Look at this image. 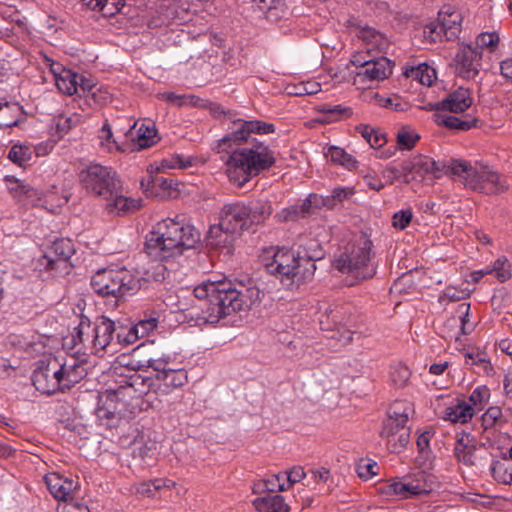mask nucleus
Instances as JSON below:
<instances>
[{
	"label": "nucleus",
	"mask_w": 512,
	"mask_h": 512,
	"mask_svg": "<svg viewBox=\"0 0 512 512\" xmlns=\"http://www.w3.org/2000/svg\"><path fill=\"white\" fill-rule=\"evenodd\" d=\"M80 3L90 10L100 11L105 17L114 16L121 12L124 7V0H79Z\"/></svg>",
	"instance_id": "obj_35"
},
{
	"label": "nucleus",
	"mask_w": 512,
	"mask_h": 512,
	"mask_svg": "<svg viewBox=\"0 0 512 512\" xmlns=\"http://www.w3.org/2000/svg\"><path fill=\"white\" fill-rule=\"evenodd\" d=\"M354 194L352 188H335L330 195L324 196L323 206L328 209L335 208L339 203L349 199Z\"/></svg>",
	"instance_id": "obj_50"
},
{
	"label": "nucleus",
	"mask_w": 512,
	"mask_h": 512,
	"mask_svg": "<svg viewBox=\"0 0 512 512\" xmlns=\"http://www.w3.org/2000/svg\"><path fill=\"white\" fill-rule=\"evenodd\" d=\"M45 482L50 493L55 499L67 501L72 498L74 490V483L72 480L53 473L45 477Z\"/></svg>",
	"instance_id": "obj_28"
},
{
	"label": "nucleus",
	"mask_w": 512,
	"mask_h": 512,
	"mask_svg": "<svg viewBox=\"0 0 512 512\" xmlns=\"http://www.w3.org/2000/svg\"><path fill=\"white\" fill-rule=\"evenodd\" d=\"M114 395L111 393V389H108L98 396L97 407L95 409V415L98 420L109 427L115 426L118 421L116 418V407Z\"/></svg>",
	"instance_id": "obj_22"
},
{
	"label": "nucleus",
	"mask_w": 512,
	"mask_h": 512,
	"mask_svg": "<svg viewBox=\"0 0 512 512\" xmlns=\"http://www.w3.org/2000/svg\"><path fill=\"white\" fill-rule=\"evenodd\" d=\"M232 131L220 141L219 147L231 150L226 162L229 180L239 187L269 169L275 163L273 152L264 143L252 137L253 133L269 134L274 132V125L259 120L245 121L237 119Z\"/></svg>",
	"instance_id": "obj_1"
},
{
	"label": "nucleus",
	"mask_w": 512,
	"mask_h": 512,
	"mask_svg": "<svg viewBox=\"0 0 512 512\" xmlns=\"http://www.w3.org/2000/svg\"><path fill=\"white\" fill-rule=\"evenodd\" d=\"M438 21L441 31L448 40L457 37L462 22V16L458 11L449 6L443 7L439 11Z\"/></svg>",
	"instance_id": "obj_26"
},
{
	"label": "nucleus",
	"mask_w": 512,
	"mask_h": 512,
	"mask_svg": "<svg viewBox=\"0 0 512 512\" xmlns=\"http://www.w3.org/2000/svg\"><path fill=\"white\" fill-rule=\"evenodd\" d=\"M482 51L472 44L462 45L456 56V73L463 79H474L481 67Z\"/></svg>",
	"instance_id": "obj_14"
},
{
	"label": "nucleus",
	"mask_w": 512,
	"mask_h": 512,
	"mask_svg": "<svg viewBox=\"0 0 512 512\" xmlns=\"http://www.w3.org/2000/svg\"><path fill=\"white\" fill-rule=\"evenodd\" d=\"M135 328V333H137L139 338H143L148 335L151 331H153L157 327V319L156 318H148L140 320L138 323L133 325Z\"/></svg>",
	"instance_id": "obj_64"
},
{
	"label": "nucleus",
	"mask_w": 512,
	"mask_h": 512,
	"mask_svg": "<svg viewBox=\"0 0 512 512\" xmlns=\"http://www.w3.org/2000/svg\"><path fill=\"white\" fill-rule=\"evenodd\" d=\"M396 138L400 149L410 150L415 146L420 136L414 130L403 127L398 131Z\"/></svg>",
	"instance_id": "obj_53"
},
{
	"label": "nucleus",
	"mask_w": 512,
	"mask_h": 512,
	"mask_svg": "<svg viewBox=\"0 0 512 512\" xmlns=\"http://www.w3.org/2000/svg\"><path fill=\"white\" fill-rule=\"evenodd\" d=\"M378 469H379V467L376 462L369 461V460L368 461L361 460L357 464L356 471L360 478L367 480V479L371 478L372 476L376 475Z\"/></svg>",
	"instance_id": "obj_61"
},
{
	"label": "nucleus",
	"mask_w": 512,
	"mask_h": 512,
	"mask_svg": "<svg viewBox=\"0 0 512 512\" xmlns=\"http://www.w3.org/2000/svg\"><path fill=\"white\" fill-rule=\"evenodd\" d=\"M80 75L70 69H62L59 74H55L57 88L67 95H73L78 92Z\"/></svg>",
	"instance_id": "obj_37"
},
{
	"label": "nucleus",
	"mask_w": 512,
	"mask_h": 512,
	"mask_svg": "<svg viewBox=\"0 0 512 512\" xmlns=\"http://www.w3.org/2000/svg\"><path fill=\"white\" fill-rule=\"evenodd\" d=\"M75 253L73 242L69 238L55 240L49 251L39 260L45 270L56 275H64L70 272V258Z\"/></svg>",
	"instance_id": "obj_11"
},
{
	"label": "nucleus",
	"mask_w": 512,
	"mask_h": 512,
	"mask_svg": "<svg viewBox=\"0 0 512 512\" xmlns=\"http://www.w3.org/2000/svg\"><path fill=\"white\" fill-rule=\"evenodd\" d=\"M135 332V328L132 324L117 322L115 329V338L117 340L116 343L121 345L133 344L139 339L137 333Z\"/></svg>",
	"instance_id": "obj_47"
},
{
	"label": "nucleus",
	"mask_w": 512,
	"mask_h": 512,
	"mask_svg": "<svg viewBox=\"0 0 512 512\" xmlns=\"http://www.w3.org/2000/svg\"><path fill=\"white\" fill-rule=\"evenodd\" d=\"M474 415V407L465 401L446 408L444 419L452 423H467Z\"/></svg>",
	"instance_id": "obj_36"
},
{
	"label": "nucleus",
	"mask_w": 512,
	"mask_h": 512,
	"mask_svg": "<svg viewBox=\"0 0 512 512\" xmlns=\"http://www.w3.org/2000/svg\"><path fill=\"white\" fill-rule=\"evenodd\" d=\"M91 286L102 297L120 299L136 292L140 282L126 267H116L97 271L91 279Z\"/></svg>",
	"instance_id": "obj_8"
},
{
	"label": "nucleus",
	"mask_w": 512,
	"mask_h": 512,
	"mask_svg": "<svg viewBox=\"0 0 512 512\" xmlns=\"http://www.w3.org/2000/svg\"><path fill=\"white\" fill-rule=\"evenodd\" d=\"M408 175L406 160L397 164H390L383 170V177L386 178L390 184L400 180L408 184L410 183Z\"/></svg>",
	"instance_id": "obj_45"
},
{
	"label": "nucleus",
	"mask_w": 512,
	"mask_h": 512,
	"mask_svg": "<svg viewBox=\"0 0 512 512\" xmlns=\"http://www.w3.org/2000/svg\"><path fill=\"white\" fill-rule=\"evenodd\" d=\"M21 106L18 103L0 102V128H8L17 125Z\"/></svg>",
	"instance_id": "obj_41"
},
{
	"label": "nucleus",
	"mask_w": 512,
	"mask_h": 512,
	"mask_svg": "<svg viewBox=\"0 0 512 512\" xmlns=\"http://www.w3.org/2000/svg\"><path fill=\"white\" fill-rule=\"evenodd\" d=\"M78 177L89 195L106 201L108 213L120 215L136 209V201L123 195L122 181L112 167L93 163L81 169Z\"/></svg>",
	"instance_id": "obj_4"
},
{
	"label": "nucleus",
	"mask_w": 512,
	"mask_h": 512,
	"mask_svg": "<svg viewBox=\"0 0 512 512\" xmlns=\"http://www.w3.org/2000/svg\"><path fill=\"white\" fill-rule=\"evenodd\" d=\"M407 76L418 80L421 84L431 86L436 78V72L434 68L427 64H421L418 67L412 68L407 72Z\"/></svg>",
	"instance_id": "obj_48"
},
{
	"label": "nucleus",
	"mask_w": 512,
	"mask_h": 512,
	"mask_svg": "<svg viewBox=\"0 0 512 512\" xmlns=\"http://www.w3.org/2000/svg\"><path fill=\"white\" fill-rule=\"evenodd\" d=\"M235 236L236 233L234 231H227L219 221L218 224L212 225L209 228L205 241L207 246L211 249L224 248L227 249V252L229 253L235 240Z\"/></svg>",
	"instance_id": "obj_23"
},
{
	"label": "nucleus",
	"mask_w": 512,
	"mask_h": 512,
	"mask_svg": "<svg viewBox=\"0 0 512 512\" xmlns=\"http://www.w3.org/2000/svg\"><path fill=\"white\" fill-rule=\"evenodd\" d=\"M253 506L259 512H288L289 506L281 495L266 494L253 500Z\"/></svg>",
	"instance_id": "obj_34"
},
{
	"label": "nucleus",
	"mask_w": 512,
	"mask_h": 512,
	"mask_svg": "<svg viewBox=\"0 0 512 512\" xmlns=\"http://www.w3.org/2000/svg\"><path fill=\"white\" fill-rule=\"evenodd\" d=\"M350 316L347 306L330 305L319 317L320 328L326 331L337 330V333H339L337 340L343 345H347L353 340V332L350 329H344L340 332V329L347 325ZM332 338H336V335H332Z\"/></svg>",
	"instance_id": "obj_12"
},
{
	"label": "nucleus",
	"mask_w": 512,
	"mask_h": 512,
	"mask_svg": "<svg viewBox=\"0 0 512 512\" xmlns=\"http://www.w3.org/2000/svg\"><path fill=\"white\" fill-rule=\"evenodd\" d=\"M189 9L174 2L168 5H161L156 15L149 22V27L156 28L168 26L171 23H183L189 20Z\"/></svg>",
	"instance_id": "obj_19"
},
{
	"label": "nucleus",
	"mask_w": 512,
	"mask_h": 512,
	"mask_svg": "<svg viewBox=\"0 0 512 512\" xmlns=\"http://www.w3.org/2000/svg\"><path fill=\"white\" fill-rule=\"evenodd\" d=\"M149 182L152 184L153 188H159L162 191V197L173 198L177 196L178 183L173 178L156 174L151 176Z\"/></svg>",
	"instance_id": "obj_44"
},
{
	"label": "nucleus",
	"mask_w": 512,
	"mask_h": 512,
	"mask_svg": "<svg viewBox=\"0 0 512 512\" xmlns=\"http://www.w3.org/2000/svg\"><path fill=\"white\" fill-rule=\"evenodd\" d=\"M511 265L506 257H499L491 266L486 269L473 272L472 276L475 281H478L486 274H494L499 282H505L511 277Z\"/></svg>",
	"instance_id": "obj_33"
},
{
	"label": "nucleus",
	"mask_w": 512,
	"mask_h": 512,
	"mask_svg": "<svg viewBox=\"0 0 512 512\" xmlns=\"http://www.w3.org/2000/svg\"><path fill=\"white\" fill-rule=\"evenodd\" d=\"M275 220L279 223L295 222L299 219L305 218L300 210L299 204H294L277 212L274 216Z\"/></svg>",
	"instance_id": "obj_56"
},
{
	"label": "nucleus",
	"mask_w": 512,
	"mask_h": 512,
	"mask_svg": "<svg viewBox=\"0 0 512 512\" xmlns=\"http://www.w3.org/2000/svg\"><path fill=\"white\" fill-rule=\"evenodd\" d=\"M127 389L120 386L117 389H111V393L114 395L113 399L115 400L117 421L130 417L134 413L135 407L132 404L134 395L128 393Z\"/></svg>",
	"instance_id": "obj_30"
},
{
	"label": "nucleus",
	"mask_w": 512,
	"mask_h": 512,
	"mask_svg": "<svg viewBox=\"0 0 512 512\" xmlns=\"http://www.w3.org/2000/svg\"><path fill=\"white\" fill-rule=\"evenodd\" d=\"M254 3L255 9L265 15L267 19L277 17V14L273 11L283 4L282 0H254Z\"/></svg>",
	"instance_id": "obj_59"
},
{
	"label": "nucleus",
	"mask_w": 512,
	"mask_h": 512,
	"mask_svg": "<svg viewBox=\"0 0 512 512\" xmlns=\"http://www.w3.org/2000/svg\"><path fill=\"white\" fill-rule=\"evenodd\" d=\"M360 133L373 148H380L386 143L385 135L370 126H363Z\"/></svg>",
	"instance_id": "obj_55"
},
{
	"label": "nucleus",
	"mask_w": 512,
	"mask_h": 512,
	"mask_svg": "<svg viewBox=\"0 0 512 512\" xmlns=\"http://www.w3.org/2000/svg\"><path fill=\"white\" fill-rule=\"evenodd\" d=\"M132 455L144 464L151 465L157 456V443L152 440H144V437L136 439L132 444Z\"/></svg>",
	"instance_id": "obj_31"
},
{
	"label": "nucleus",
	"mask_w": 512,
	"mask_h": 512,
	"mask_svg": "<svg viewBox=\"0 0 512 512\" xmlns=\"http://www.w3.org/2000/svg\"><path fill=\"white\" fill-rule=\"evenodd\" d=\"M8 158L15 164L24 166L30 160L31 152L28 147L14 145L9 151Z\"/></svg>",
	"instance_id": "obj_60"
},
{
	"label": "nucleus",
	"mask_w": 512,
	"mask_h": 512,
	"mask_svg": "<svg viewBox=\"0 0 512 512\" xmlns=\"http://www.w3.org/2000/svg\"><path fill=\"white\" fill-rule=\"evenodd\" d=\"M436 486L435 477L424 471H419L413 477L404 480L399 478L388 480L378 488V493L387 500L408 499L416 495L427 494Z\"/></svg>",
	"instance_id": "obj_9"
},
{
	"label": "nucleus",
	"mask_w": 512,
	"mask_h": 512,
	"mask_svg": "<svg viewBox=\"0 0 512 512\" xmlns=\"http://www.w3.org/2000/svg\"><path fill=\"white\" fill-rule=\"evenodd\" d=\"M469 311L470 304L461 303L456 310V315L448 319V324L451 326H457L458 323H460L461 333L465 335L470 333L473 330L474 326L469 321Z\"/></svg>",
	"instance_id": "obj_43"
},
{
	"label": "nucleus",
	"mask_w": 512,
	"mask_h": 512,
	"mask_svg": "<svg viewBox=\"0 0 512 512\" xmlns=\"http://www.w3.org/2000/svg\"><path fill=\"white\" fill-rule=\"evenodd\" d=\"M415 413L414 405L407 400H397L391 404L386 419L407 423Z\"/></svg>",
	"instance_id": "obj_38"
},
{
	"label": "nucleus",
	"mask_w": 512,
	"mask_h": 512,
	"mask_svg": "<svg viewBox=\"0 0 512 512\" xmlns=\"http://www.w3.org/2000/svg\"><path fill=\"white\" fill-rule=\"evenodd\" d=\"M410 377L411 371L406 365L397 363L391 366L390 380L394 386L398 388L405 387L408 384Z\"/></svg>",
	"instance_id": "obj_49"
},
{
	"label": "nucleus",
	"mask_w": 512,
	"mask_h": 512,
	"mask_svg": "<svg viewBox=\"0 0 512 512\" xmlns=\"http://www.w3.org/2000/svg\"><path fill=\"white\" fill-rule=\"evenodd\" d=\"M490 398V390L487 386H478L476 387L470 397H469V405L474 407V413L476 411H481L485 405L488 403Z\"/></svg>",
	"instance_id": "obj_51"
},
{
	"label": "nucleus",
	"mask_w": 512,
	"mask_h": 512,
	"mask_svg": "<svg viewBox=\"0 0 512 512\" xmlns=\"http://www.w3.org/2000/svg\"><path fill=\"white\" fill-rule=\"evenodd\" d=\"M448 169L451 174L463 179L464 185L473 191L493 195L508 189L506 181L488 166H471L464 160H451Z\"/></svg>",
	"instance_id": "obj_7"
},
{
	"label": "nucleus",
	"mask_w": 512,
	"mask_h": 512,
	"mask_svg": "<svg viewBox=\"0 0 512 512\" xmlns=\"http://www.w3.org/2000/svg\"><path fill=\"white\" fill-rule=\"evenodd\" d=\"M94 343L92 322L88 318H81L78 326L63 340L65 348L74 351L76 354L81 353L83 355L98 353Z\"/></svg>",
	"instance_id": "obj_13"
},
{
	"label": "nucleus",
	"mask_w": 512,
	"mask_h": 512,
	"mask_svg": "<svg viewBox=\"0 0 512 512\" xmlns=\"http://www.w3.org/2000/svg\"><path fill=\"white\" fill-rule=\"evenodd\" d=\"M271 262L265 264L268 273L275 275L281 284L292 289L311 279L316 270L315 256L300 255L288 249H272Z\"/></svg>",
	"instance_id": "obj_6"
},
{
	"label": "nucleus",
	"mask_w": 512,
	"mask_h": 512,
	"mask_svg": "<svg viewBox=\"0 0 512 512\" xmlns=\"http://www.w3.org/2000/svg\"><path fill=\"white\" fill-rule=\"evenodd\" d=\"M247 215L245 203H227L221 209L219 221L227 231H234L237 234L250 227Z\"/></svg>",
	"instance_id": "obj_17"
},
{
	"label": "nucleus",
	"mask_w": 512,
	"mask_h": 512,
	"mask_svg": "<svg viewBox=\"0 0 512 512\" xmlns=\"http://www.w3.org/2000/svg\"><path fill=\"white\" fill-rule=\"evenodd\" d=\"M454 454L459 462L467 466H475L478 464L479 457L475 445L465 444L463 438L457 440L454 448Z\"/></svg>",
	"instance_id": "obj_40"
},
{
	"label": "nucleus",
	"mask_w": 512,
	"mask_h": 512,
	"mask_svg": "<svg viewBox=\"0 0 512 512\" xmlns=\"http://www.w3.org/2000/svg\"><path fill=\"white\" fill-rule=\"evenodd\" d=\"M249 225L262 224L272 214V205L268 200L258 199L246 205Z\"/></svg>",
	"instance_id": "obj_32"
},
{
	"label": "nucleus",
	"mask_w": 512,
	"mask_h": 512,
	"mask_svg": "<svg viewBox=\"0 0 512 512\" xmlns=\"http://www.w3.org/2000/svg\"><path fill=\"white\" fill-rule=\"evenodd\" d=\"M433 119L438 125L461 131H467L472 127H476L478 123L477 117L468 116L466 119H461L456 116L446 115L440 110H436Z\"/></svg>",
	"instance_id": "obj_29"
},
{
	"label": "nucleus",
	"mask_w": 512,
	"mask_h": 512,
	"mask_svg": "<svg viewBox=\"0 0 512 512\" xmlns=\"http://www.w3.org/2000/svg\"><path fill=\"white\" fill-rule=\"evenodd\" d=\"M86 362L71 358L61 363L64 389H70L87 375Z\"/></svg>",
	"instance_id": "obj_25"
},
{
	"label": "nucleus",
	"mask_w": 512,
	"mask_h": 512,
	"mask_svg": "<svg viewBox=\"0 0 512 512\" xmlns=\"http://www.w3.org/2000/svg\"><path fill=\"white\" fill-rule=\"evenodd\" d=\"M358 37L368 45H372L379 50L385 49L388 45L386 37L370 26L361 27L358 31Z\"/></svg>",
	"instance_id": "obj_42"
},
{
	"label": "nucleus",
	"mask_w": 512,
	"mask_h": 512,
	"mask_svg": "<svg viewBox=\"0 0 512 512\" xmlns=\"http://www.w3.org/2000/svg\"><path fill=\"white\" fill-rule=\"evenodd\" d=\"M372 246L370 238L360 233L349 241H343L334 253L332 265L351 278L349 285L370 279L376 274V265L371 261Z\"/></svg>",
	"instance_id": "obj_5"
},
{
	"label": "nucleus",
	"mask_w": 512,
	"mask_h": 512,
	"mask_svg": "<svg viewBox=\"0 0 512 512\" xmlns=\"http://www.w3.org/2000/svg\"><path fill=\"white\" fill-rule=\"evenodd\" d=\"M409 182L422 181L428 174H432L435 178L440 176V172L451 174L448 169V164H440L427 156L415 157L411 160H406Z\"/></svg>",
	"instance_id": "obj_16"
},
{
	"label": "nucleus",
	"mask_w": 512,
	"mask_h": 512,
	"mask_svg": "<svg viewBox=\"0 0 512 512\" xmlns=\"http://www.w3.org/2000/svg\"><path fill=\"white\" fill-rule=\"evenodd\" d=\"M472 101L470 91L466 88L459 87L449 93L441 102L434 105L429 104L426 109L461 113L472 105Z\"/></svg>",
	"instance_id": "obj_20"
},
{
	"label": "nucleus",
	"mask_w": 512,
	"mask_h": 512,
	"mask_svg": "<svg viewBox=\"0 0 512 512\" xmlns=\"http://www.w3.org/2000/svg\"><path fill=\"white\" fill-rule=\"evenodd\" d=\"M120 387L129 388L127 391L128 393H132L134 398L140 397L141 395L149 394L151 391L155 393V379L144 377L134 371L126 376L124 384H121Z\"/></svg>",
	"instance_id": "obj_27"
},
{
	"label": "nucleus",
	"mask_w": 512,
	"mask_h": 512,
	"mask_svg": "<svg viewBox=\"0 0 512 512\" xmlns=\"http://www.w3.org/2000/svg\"><path fill=\"white\" fill-rule=\"evenodd\" d=\"M304 217L314 214L317 210L324 207V196L318 194H310L301 203H298Z\"/></svg>",
	"instance_id": "obj_52"
},
{
	"label": "nucleus",
	"mask_w": 512,
	"mask_h": 512,
	"mask_svg": "<svg viewBox=\"0 0 512 512\" xmlns=\"http://www.w3.org/2000/svg\"><path fill=\"white\" fill-rule=\"evenodd\" d=\"M61 363L56 357L41 361L32 374V382L35 388L43 394H54L65 391L62 381Z\"/></svg>",
	"instance_id": "obj_10"
},
{
	"label": "nucleus",
	"mask_w": 512,
	"mask_h": 512,
	"mask_svg": "<svg viewBox=\"0 0 512 512\" xmlns=\"http://www.w3.org/2000/svg\"><path fill=\"white\" fill-rule=\"evenodd\" d=\"M136 143L139 149H146L157 143L159 140L154 123H142L136 131Z\"/></svg>",
	"instance_id": "obj_39"
},
{
	"label": "nucleus",
	"mask_w": 512,
	"mask_h": 512,
	"mask_svg": "<svg viewBox=\"0 0 512 512\" xmlns=\"http://www.w3.org/2000/svg\"><path fill=\"white\" fill-rule=\"evenodd\" d=\"M7 187L14 199L18 202H22L25 194L29 191V185L25 184L14 177H6Z\"/></svg>",
	"instance_id": "obj_57"
},
{
	"label": "nucleus",
	"mask_w": 512,
	"mask_h": 512,
	"mask_svg": "<svg viewBox=\"0 0 512 512\" xmlns=\"http://www.w3.org/2000/svg\"><path fill=\"white\" fill-rule=\"evenodd\" d=\"M501 416L502 411L500 407H489L481 417L482 426L484 427L485 430L491 428L496 424V422L500 419Z\"/></svg>",
	"instance_id": "obj_63"
},
{
	"label": "nucleus",
	"mask_w": 512,
	"mask_h": 512,
	"mask_svg": "<svg viewBox=\"0 0 512 512\" xmlns=\"http://www.w3.org/2000/svg\"><path fill=\"white\" fill-rule=\"evenodd\" d=\"M200 238V232L193 225L167 218L158 222L147 236L145 251L153 260H167L194 248Z\"/></svg>",
	"instance_id": "obj_3"
},
{
	"label": "nucleus",
	"mask_w": 512,
	"mask_h": 512,
	"mask_svg": "<svg viewBox=\"0 0 512 512\" xmlns=\"http://www.w3.org/2000/svg\"><path fill=\"white\" fill-rule=\"evenodd\" d=\"M116 322L105 316H100L92 322V330L94 334V346L98 353L104 352L110 345L115 343Z\"/></svg>",
	"instance_id": "obj_21"
},
{
	"label": "nucleus",
	"mask_w": 512,
	"mask_h": 512,
	"mask_svg": "<svg viewBox=\"0 0 512 512\" xmlns=\"http://www.w3.org/2000/svg\"><path fill=\"white\" fill-rule=\"evenodd\" d=\"M493 478L503 484H512V467H507L505 463L495 461L491 466Z\"/></svg>",
	"instance_id": "obj_54"
},
{
	"label": "nucleus",
	"mask_w": 512,
	"mask_h": 512,
	"mask_svg": "<svg viewBox=\"0 0 512 512\" xmlns=\"http://www.w3.org/2000/svg\"><path fill=\"white\" fill-rule=\"evenodd\" d=\"M193 292L200 301L197 320L205 324H215L233 313L246 311L260 297L259 288L250 281H207L197 285Z\"/></svg>",
	"instance_id": "obj_2"
},
{
	"label": "nucleus",
	"mask_w": 512,
	"mask_h": 512,
	"mask_svg": "<svg viewBox=\"0 0 512 512\" xmlns=\"http://www.w3.org/2000/svg\"><path fill=\"white\" fill-rule=\"evenodd\" d=\"M499 42V36L495 33V32H485V33H481L480 35H478L477 39H476V44L473 45L474 47H478V49L480 51H482V49L484 47H487V48H495L497 46Z\"/></svg>",
	"instance_id": "obj_62"
},
{
	"label": "nucleus",
	"mask_w": 512,
	"mask_h": 512,
	"mask_svg": "<svg viewBox=\"0 0 512 512\" xmlns=\"http://www.w3.org/2000/svg\"><path fill=\"white\" fill-rule=\"evenodd\" d=\"M319 112L327 114V121H336L341 119L343 116H349L351 114L350 108L342 107L341 105L330 106L328 104H322L319 106Z\"/></svg>",
	"instance_id": "obj_58"
},
{
	"label": "nucleus",
	"mask_w": 512,
	"mask_h": 512,
	"mask_svg": "<svg viewBox=\"0 0 512 512\" xmlns=\"http://www.w3.org/2000/svg\"><path fill=\"white\" fill-rule=\"evenodd\" d=\"M380 437L386 440V445L390 452L399 453L410 441V428L407 426V423L385 419L380 431Z\"/></svg>",
	"instance_id": "obj_15"
},
{
	"label": "nucleus",
	"mask_w": 512,
	"mask_h": 512,
	"mask_svg": "<svg viewBox=\"0 0 512 512\" xmlns=\"http://www.w3.org/2000/svg\"><path fill=\"white\" fill-rule=\"evenodd\" d=\"M188 381L187 372L184 369H163L155 377V395L168 396Z\"/></svg>",
	"instance_id": "obj_18"
},
{
	"label": "nucleus",
	"mask_w": 512,
	"mask_h": 512,
	"mask_svg": "<svg viewBox=\"0 0 512 512\" xmlns=\"http://www.w3.org/2000/svg\"><path fill=\"white\" fill-rule=\"evenodd\" d=\"M359 64L364 68L363 72L359 73V75H363L371 81L384 80L392 74L391 61L386 57L367 60Z\"/></svg>",
	"instance_id": "obj_24"
},
{
	"label": "nucleus",
	"mask_w": 512,
	"mask_h": 512,
	"mask_svg": "<svg viewBox=\"0 0 512 512\" xmlns=\"http://www.w3.org/2000/svg\"><path fill=\"white\" fill-rule=\"evenodd\" d=\"M326 157L333 163L340 164L348 169L354 168L357 163L352 155L348 154L344 149L336 146L329 147Z\"/></svg>",
	"instance_id": "obj_46"
}]
</instances>
